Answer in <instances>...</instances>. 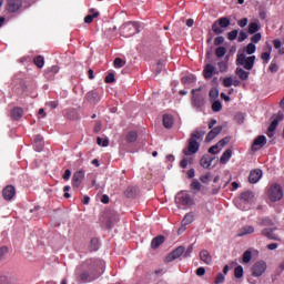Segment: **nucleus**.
Masks as SVG:
<instances>
[{"instance_id": "0e129e2a", "label": "nucleus", "mask_w": 284, "mask_h": 284, "mask_svg": "<svg viewBox=\"0 0 284 284\" xmlns=\"http://www.w3.org/2000/svg\"><path fill=\"white\" fill-rule=\"evenodd\" d=\"M105 83H114V73H109L105 79Z\"/></svg>"}, {"instance_id": "c756f323", "label": "nucleus", "mask_w": 284, "mask_h": 284, "mask_svg": "<svg viewBox=\"0 0 284 284\" xmlns=\"http://www.w3.org/2000/svg\"><path fill=\"white\" fill-rule=\"evenodd\" d=\"M254 199V193L251 191H245L241 194V201H244V203H250Z\"/></svg>"}, {"instance_id": "423d86ee", "label": "nucleus", "mask_w": 284, "mask_h": 284, "mask_svg": "<svg viewBox=\"0 0 284 284\" xmlns=\"http://www.w3.org/2000/svg\"><path fill=\"white\" fill-rule=\"evenodd\" d=\"M221 28H230V18L222 17L217 21L213 22L212 30L214 34H223V29Z\"/></svg>"}, {"instance_id": "f03ea898", "label": "nucleus", "mask_w": 284, "mask_h": 284, "mask_svg": "<svg viewBox=\"0 0 284 284\" xmlns=\"http://www.w3.org/2000/svg\"><path fill=\"white\" fill-rule=\"evenodd\" d=\"M203 136H205V132L203 131L196 130L191 133V136L189 139V145L182 151L183 155L192 156V154H196V152H199V148H201V143H199V141H203Z\"/></svg>"}, {"instance_id": "6ab92c4d", "label": "nucleus", "mask_w": 284, "mask_h": 284, "mask_svg": "<svg viewBox=\"0 0 284 284\" xmlns=\"http://www.w3.org/2000/svg\"><path fill=\"white\" fill-rule=\"evenodd\" d=\"M163 243H165V236L158 235L152 240L151 247H152V250H159V247H161V245H163Z\"/></svg>"}, {"instance_id": "f8f14e48", "label": "nucleus", "mask_w": 284, "mask_h": 284, "mask_svg": "<svg viewBox=\"0 0 284 284\" xmlns=\"http://www.w3.org/2000/svg\"><path fill=\"white\" fill-rule=\"evenodd\" d=\"M201 88L193 89L192 94H193V105L195 108H202V105L205 104V98L202 94H196V92H200Z\"/></svg>"}, {"instance_id": "a19ab883", "label": "nucleus", "mask_w": 284, "mask_h": 284, "mask_svg": "<svg viewBox=\"0 0 284 284\" xmlns=\"http://www.w3.org/2000/svg\"><path fill=\"white\" fill-rule=\"evenodd\" d=\"M0 284H14V278L6 275L0 276Z\"/></svg>"}, {"instance_id": "20e7f679", "label": "nucleus", "mask_w": 284, "mask_h": 284, "mask_svg": "<svg viewBox=\"0 0 284 284\" xmlns=\"http://www.w3.org/2000/svg\"><path fill=\"white\" fill-rule=\"evenodd\" d=\"M121 34L126 39L130 37H134V34H139V22H126L121 27Z\"/></svg>"}, {"instance_id": "69168bd1", "label": "nucleus", "mask_w": 284, "mask_h": 284, "mask_svg": "<svg viewBox=\"0 0 284 284\" xmlns=\"http://www.w3.org/2000/svg\"><path fill=\"white\" fill-rule=\"evenodd\" d=\"M270 72H278V64L272 62L268 67Z\"/></svg>"}, {"instance_id": "ddd939ff", "label": "nucleus", "mask_w": 284, "mask_h": 284, "mask_svg": "<svg viewBox=\"0 0 284 284\" xmlns=\"http://www.w3.org/2000/svg\"><path fill=\"white\" fill-rule=\"evenodd\" d=\"M16 195H17V189H14L13 185H7L2 190V196L4 201H12V199H14Z\"/></svg>"}, {"instance_id": "09e8293b", "label": "nucleus", "mask_w": 284, "mask_h": 284, "mask_svg": "<svg viewBox=\"0 0 284 284\" xmlns=\"http://www.w3.org/2000/svg\"><path fill=\"white\" fill-rule=\"evenodd\" d=\"M242 261L243 263H250V261H252V251H245Z\"/></svg>"}, {"instance_id": "13d9d810", "label": "nucleus", "mask_w": 284, "mask_h": 284, "mask_svg": "<svg viewBox=\"0 0 284 284\" xmlns=\"http://www.w3.org/2000/svg\"><path fill=\"white\" fill-rule=\"evenodd\" d=\"M97 143H98V145H102V148H108V145H110V141L103 140L101 138L97 139Z\"/></svg>"}, {"instance_id": "603ef678", "label": "nucleus", "mask_w": 284, "mask_h": 284, "mask_svg": "<svg viewBox=\"0 0 284 284\" xmlns=\"http://www.w3.org/2000/svg\"><path fill=\"white\" fill-rule=\"evenodd\" d=\"M209 97L210 99H212V101H214V99H219V89H211L209 92Z\"/></svg>"}, {"instance_id": "4468645a", "label": "nucleus", "mask_w": 284, "mask_h": 284, "mask_svg": "<svg viewBox=\"0 0 284 284\" xmlns=\"http://www.w3.org/2000/svg\"><path fill=\"white\" fill-rule=\"evenodd\" d=\"M23 6L22 0H8L7 1V10L8 12H17Z\"/></svg>"}, {"instance_id": "393cba45", "label": "nucleus", "mask_w": 284, "mask_h": 284, "mask_svg": "<svg viewBox=\"0 0 284 284\" xmlns=\"http://www.w3.org/2000/svg\"><path fill=\"white\" fill-rule=\"evenodd\" d=\"M227 63H230V55H225L224 60L217 62L220 72H227L230 68Z\"/></svg>"}, {"instance_id": "9d476101", "label": "nucleus", "mask_w": 284, "mask_h": 284, "mask_svg": "<svg viewBox=\"0 0 284 284\" xmlns=\"http://www.w3.org/2000/svg\"><path fill=\"white\" fill-rule=\"evenodd\" d=\"M185 253V246H179L174 251H172L166 257V263H172V261H176V258H181Z\"/></svg>"}, {"instance_id": "7ed1b4c3", "label": "nucleus", "mask_w": 284, "mask_h": 284, "mask_svg": "<svg viewBox=\"0 0 284 284\" xmlns=\"http://www.w3.org/2000/svg\"><path fill=\"white\" fill-rule=\"evenodd\" d=\"M256 61V55H245V53H237L235 63L236 65H242L244 70H253L254 63Z\"/></svg>"}, {"instance_id": "e433bc0d", "label": "nucleus", "mask_w": 284, "mask_h": 284, "mask_svg": "<svg viewBox=\"0 0 284 284\" xmlns=\"http://www.w3.org/2000/svg\"><path fill=\"white\" fill-rule=\"evenodd\" d=\"M138 134H136V131H131L126 134V141L128 143H134L138 139Z\"/></svg>"}, {"instance_id": "a878e982", "label": "nucleus", "mask_w": 284, "mask_h": 284, "mask_svg": "<svg viewBox=\"0 0 284 284\" xmlns=\"http://www.w3.org/2000/svg\"><path fill=\"white\" fill-rule=\"evenodd\" d=\"M266 45L268 48V51H265L261 54V59L263 61L264 64L270 63V59H272L271 54H272V45H270V43L266 42Z\"/></svg>"}, {"instance_id": "f704fd0d", "label": "nucleus", "mask_w": 284, "mask_h": 284, "mask_svg": "<svg viewBox=\"0 0 284 284\" xmlns=\"http://www.w3.org/2000/svg\"><path fill=\"white\" fill-rule=\"evenodd\" d=\"M260 27L257 22H251L248 24V34H256V32H258Z\"/></svg>"}, {"instance_id": "473e14b6", "label": "nucleus", "mask_w": 284, "mask_h": 284, "mask_svg": "<svg viewBox=\"0 0 284 284\" xmlns=\"http://www.w3.org/2000/svg\"><path fill=\"white\" fill-rule=\"evenodd\" d=\"M33 63L34 65H37V68H43V65H45V59L43 58V55H38L33 59Z\"/></svg>"}, {"instance_id": "39448f33", "label": "nucleus", "mask_w": 284, "mask_h": 284, "mask_svg": "<svg viewBox=\"0 0 284 284\" xmlns=\"http://www.w3.org/2000/svg\"><path fill=\"white\" fill-rule=\"evenodd\" d=\"M270 201L276 203V201H281L283 199V186L281 184H272L267 192Z\"/></svg>"}, {"instance_id": "e2e57ef3", "label": "nucleus", "mask_w": 284, "mask_h": 284, "mask_svg": "<svg viewBox=\"0 0 284 284\" xmlns=\"http://www.w3.org/2000/svg\"><path fill=\"white\" fill-rule=\"evenodd\" d=\"M211 176H212L211 173H206V174L202 175L200 178L201 183H207L210 181Z\"/></svg>"}, {"instance_id": "f3484780", "label": "nucleus", "mask_w": 284, "mask_h": 284, "mask_svg": "<svg viewBox=\"0 0 284 284\" xmlns=\"http://www.w3.org/2000/svg\"><path fill=\"white\" fill-rule=\"evenodd\" d=\"M266 143H267V138H265V135L257 136L252 144L253 152H256V150H258L260 148H263V145H265Z\"/></svg>"}, {"instance_id": "49530a36", "label": "nucleus", "mask_w": 284, "mask_h": 284, "mask_svg": "<svg viewBox=\"0 0 284 284\" xmlns=\"http://www.w3.org/2000/svg\"><path fill=\"white\" fill-rule=\"evenodd\" d=\"M230 136H225L222 140H220L216 144L220 148V150H223V148H225V145H227V143H230Z\"/></svg>"}, {"instance_id": "c9c22d12", "label": "nucleus", "mask_w": 284, "mask_h": 284, "mask_svg": "<svg viewBox=\"0 0 284 284\" xmlns=\"http://www.w3.org/2000/svg\"><path fill=\"white\" fill-rule=\"evenodd\" d=\"M194 221V213H187L182 220V225H190Z\"/></svg>"}, {"instance_id": "3c124183", "label": "nucleus", "mask_w": 284, "mask_h": 284, "mask_svg": "<svg viewBox=\"0 0 284 284\" xmlns=\"http://www.w3.org/2000/svg\"><path fill=\"white\" fill-rule=\"evenodd\" d=\"M113 65L116 69L123 68V65H125V61H123V59H121V58H115L113 61Z\"/></svg>"}, {"instance_id": "c85d7f7f", "label": "nucleus", "mask_w": 284, "mask_h": 284, "mask_svg": "<svg viewBox=\"0 0 284 284\" xmlns=\"http://www.w3.org/2000/svg\"><path fill=\"white\" fill-rule=\"evenodd\" d=\"M213 159L210 158V155H204L200 160V165H202L204 169L210 170V166L212 165Z\"/></svg>"}, {"instance_id": "aec40b11", "label": "nucleus", "mask_w": 284, "mask_h": 284, "mask_svg": "<svg viewBox=\"0 0 284 284\" xmlns=\"http://www.w3.org/2000/svg\"><path fill=\"white\" fill-rule=\"evenodd\" d=\"M274 230L276 229H264L262 231L263 236H266V239H270L271 241H281L278 235L274 233Z\"/></svg>"}, {"instance_id": "9b49d317", "label": "nucleus", "mask_w": 284, "mask_h": 284, "mask_svg": "<svg viewBox=\"0 0 284 284\" xmlns=\"http://www.w3.org/2000/svg\"><path fill=\"white\" fill-rule=\"evenodd\" d=\"M83 179H85V171L79 170L72 176V185L73 187H81V183H83Z\"/></svg>"}, {"instance_id": "58836bf2", "label": "nucleus", "mask_w": 284, "mask_h": 284, "mask_svg": "<svg viewBox=\"0 0 284 284\" xmlns=\"http://www.w3.org/2000/svg\"><path fill=\"white\" fill-rule=\"evenodd\" d=\"M98 250H99V239L93 237L91 239L90 251L97 252Z\"/></svg>"}, {"instance_id": "f257e3e1", "label": "nucleus", "mask_w": 284, "mask_h": 284, "mask_svg": "<svg viewBox=\"0 0 284 284\" xmlns=\"http://www.w3.org/2000/svg\"><path fill=\"white\" fill-rule=\"evenodd\" d=\"M85 265L88 266V271H84L82 273L75 271V274H78L81 283H91V281L99 278L98 272L99 268L103 266V262L98 258H90L85 261Z\"/></svg>"}, {"instance_id": "a18cd8bd", "label": "nucleus", "mask_w": 284, "mask_h": 284, "mask_svg": "<svg viewBox=\"0 0 284 284\" xmlns=\"http://www.w3.org/2000/svg\"><path fill=\"white\" fill-rule=\"evenodd\" d=\"M196 82V77L194 75H186L182 78V83L187 84V83H195Z\"/></svg>"}, {"instance_id": "bf43d9fd", "label": "nucleus", "mask_w": 284, "mask_h": 284, "mask_svg": "<svg viewBox=\"0 0 284 284\" xmlns=\"http://www.w3.org/2000/svg\"><path fill=\"white\" fill-rule=\"evenodd\" d=\"M221 283H225V276L223 275V273H219L215 277V284H221Z\"/></svg>"}, {"instance_id": "4be33fe9", "label": "nucleus", "mask_w": 284, "mask_h": 284, "mask_svg": "<svg viewBox=\"0 0 284 284\" xmlns=\"http://www.w3.org/2000/svg\"><path fill=\"white\" fill-rule=\"evenodd\" d=\"M200 258L205 263V265H212V255L207 250H202L200 252Z\"/></svg>"}, {"instance_id": "a211bd4d", "label": "nucleus", "mask_w": 284, "mask_h": 284, "mask_svg": "<svg viewBox=\"0 0 284 284\" xmlns=\"http://www.w3.org/2000/svg\"><path fill=\"white\" fill-rule=\"evenodd\" d=\"M261 176H263V171H261L260 169L252 170L248 175V182L258 183V181H261Z\"/></svg>"}, {"instance_id": "8fccbe9b", "label": "nucleus", "mask_w": 284, "mask_h": 284, "mask_svg": "<svg viewBox=\"0 0 284 284\" xmlns=\"http://www.w3.org/2000/svg\"><path fill=\"white\" fill-rule=\"evenodd\" d=\"M246 54H254L256 52V45L253 42L248 43L245 49Z\"/></svg>"}, {"instance_id": "dca6fc26", "label": "nucleus", "mask_w": 284, "mask_h": 284, "mask_svg": "<svg viewBox=\"0 0 284 284\" xmlns=\"http://www.w3.org/2000/svg\"><path fill=\"white\" fill-rule=\"evenodd\" d=\"M221 132H223L222 125L213 128L205 138L206 143H210V141H214V139H216V136H219Z\"/></svg>"}, {"instance_id": "0eeeda50", "label": "nucleus", "mask_w": 284, "mask_h": 284, "mask_svg": "<svg viewBox=\"0 0 284 284\" xmlns=\"http://www.w3.org/2000/svg\"><path fill=\"white\" fill-rule=\"evenodd\" d=\"M272 122L267 129V136L268 139H272V136H274V132L276 131V128H278V123H281V121H283L284 115L282 112H278L277 114L272 116Z\"/></svg>"}, {"instance_id": "de8ad7c7", "label": "nucleus", "mask_w": 284, "mask_h": 284, "mask_svg": "<svg viewBox=\"0 0 284 284\" xmlns=\"http://www.w3.org/2000/svg\"><path fill=\"white\" fill-rule=\"evenodd\" d=\"M192 252H194V244L189 245L186 250L184 248V258H190Z\"/></svg>"}, {"instance_id": "2eb2a0df", "label": "nucleus", "mask_w": 284, "mask_h": 284, "mask_svg": "<svg viewBox=\"0 0 284 284\" xmlns=\"http://www.w3.org/2000/svg\"><path fill=\"white\" fill-rule=\"evenodd\" d=\"M214 74H219V72H216V67L212 63H207L203 70L204 79H212Z\"/></svg>"}, {"instance_id": "5fc2aeb1", "label": "nucleus", "mask_w": 284, "mask_h": 284, "mask_svg": "<svg viewBox=\"0 0 284 284\" xmlns=\"http://www.w3.org/2000/svg\"><path fill=\"white\" fill-rule=\"evenodd\" d=\"M223 85L224 88H232L233 85V79L231 77L223 79Z\"/></svg>"}, {"instance_id": "774afa93", "label": "nucleus", "mask_w": 284, "mask_h": 284, "mask_svg": "<svg viewBox=\"0 0 284 284\" xmlns=\"http://www.w3.org/2000/svg\"><path fill=\"white\" fill-rule=\"evenodd\" d=\"M8 248L6 246L0 247V261L6 256Z\"/></svg>"}, {"instance_id": "5701e85b", "label": "nucleus", "mask_w": 284, "mask_h": 284, "mask_svg": "<svg viewBox=\"0 0 284 284\" xmlns=\"http://www.w3.org/2000/svg\"><path fill=\"white\" fill-rule=\"evenodd\" d=\"M99 11H97V9L91 8L89 10V14L84 18V23H92V21H94V19L99 18Z\"/></svg>"}, {"instance_id": "6e6552de", "label": "nucleus", "mask_w": 284, "mask_h": 284, "mask_svg": "<svg viewBox=\"0 0 284 284\" xmlns=\"http://www.w3.org/2000/svg\"><path fill=\"white\" fill-rule=\"evenodd\" d=\"M175 203L179 207H181V205H194V200L192 196H190V194L180 192L175 196Z\"/></svg>"}, {"instance_id": "ea45409f", "label": "nucleus", "mask_w": 284, "mask_h": 284, "mask_svg": "<svg viewBox=\"0 0 284 284\" xmlns=\"http://www.w3.org/2000/svg\"><path fill=\"white\" fill-rule=\"evenodd\" d=\"M226 52H227V49H225V47H219L215 50V57H217V59H221L222 57H225Z\"/></svg>"}, {"instance_id": "680f3d73", "label": "nucleus", "mask_w": 284, "mask_h": 284, "mask_svg": "<svg viewBox=\"0 0 284 284\" xmlns=\"http://www.w3.org/2000/svg\"><path fill=\"white\" fill-rule=\"evenodd\" d=\"M261 39H262V36H261V33H255L252 38H251V43H258V41H261Z\"/></svg>"}, {"instance_id": "338daca9", "label": "nucleus", "mask_w": 284, "mask_h": 284, "mask_svg": "<svg viewBox=\"0 0 284 284\" xmlns=\"http://www.w3.org/2000/svg\"><path fill=\"white\" fill-rule=\"evenodd\" d=\"M237 26H240V28H245V26H247V18L239 20Z\"/></svg>"}, {"instance_id": "b1692460", "label": "nucleus", "mask_w": 284, "mask_h": 284, "mask_svg": "<svg viewBox=\"0 0 284 284\" xmlns=\"http://www.w3.org/2000/svg\"><path fill=\"white\" fill-rule=\"evenodd\" d=\"M235 74L241 81H247L250 79V71H245L243 68H236Z\"/></svg>"}, {"instance_id": "72a5a7b5", "label": "nucleus", "mask_w": 284, "mask_h": 284, "mask_svg": "<svg viewBox=\"0 0 284 284\" xmlns=\"http://www.w3.org/2000/svg\"><path fill=\"white\" fill-rule=\"evenodd\" d=\"M247 234H254V226L247 225V226L242 227L240 236H245Z\"/></svg>"}, {"instance_id": "7c9ffc66", "label": "nucleus", "mask_w": 284, "mask_h": 284, "mask_svg": "<svg viewBox=\"0 0 284 284\" xmlns=\"http://www.w3.org/2000/svg\"><path fill=\"white\" fill-rule=\"evenodd\" d=\"M87 101H89L90 103H97V101H99V93H97V91L88 92Z\"/></svg>"}, {"instance_id": "864d4df0", "label": "nucleus", "mask_w": 284, "mask_h": 284, "mask_svg": "<svg viewBox=\"0 0 284 284\" xmlns=\"http://www.w3.org/2000/svg\"><path fill=\"white\" fill-rule=\"evenodd\" d=\"M236 37H239V30H232L227 34L229 41H235Z\"/></svg>"}, {"instance_id": "79ce46f5", "label": "nucleus", "mask_w": 284, "mask_h": 284, "mask_svg": "<svg viewBox=\"0 0 284 284\" xmlns=\"http://www.w3.org/2000/svg\"><path fill=\"white\" fill-rule=\"evenodd\" d=\"M221 110H223V104L221 103V101L216 100L212 103V111L213 112H221Z\"/></svg>"}, {"instance_id": "c03bdc74", "label": "nucleus", "mask_w": 284, "mask_h": 284, "mask_svg": "<svg viewBox=\"0 0 284 284\" xmlns=\"http://www.w3.org/2000/svg\"><path fill=\"white\" fill-rule=\"evenodd\" d=\"M243 266L239 265L234 268L235 278H243Z\"/></svg>"}, {"instance_id": "052dcab7", "label": "nucleus", "mask_w": 284, "mask_h": 284, "mask_svg": "<svg viewBox=\"0 0 284 284\" xmlns=\"http://www.w3.org/2000/svg\"><path fill=\"white\" fill-rule=\"evenodd\" d=\"M245 39H247V32L241 31L240 36L237 38L239 43H243V41H245Z\"/></svg>"}, {"instance_id": "37998d69", "label": "nucleus", "mask_w": 284, "mask_h": 284, "mask_svg": "<svg viewBox=\"0 0 284 284\" xmlns=\"http://www.w3.org/2000/svg\"><path fill=\"white\" fill-rule=\"evenodd\" d=\"M191 190H193L194 194H196V192H201V182L194 180L191 183Z\"/></svg>"}, {"instance_id": "412c9836", "label": "nucleus", "mask_w": 284, "mask_h": 284, "mask_svg": "<svg viewBox=\"0 0 284 284\" xmlns=\"http://www.w3.org/2000/svg\"><path fill=\"white\" fill-rule=\"evenodd\" d=\"M23 116V108L16 106L11 110V119L13 121H19Z\"/></svg>"}, {"instance_id": "cd10ccee", "label": "nucleus", "mask_w": 284, "mask_h": 284, "mask_svg": "<svg viewBox=\"0 0 284 284\" xmlns=\"http://www.w3.org/2000/svg\"><path fill=\"white\" fill-rule=\"evenodd\" d=\"M163 125H164V128L170 130V128H172L174 125V118L170 114H164L163 115Z\"/></svg>"}, {"instance_id": "bb28decb", "label": "nucleus", "mask_w": 284, "mask_h": 284, "mask_svg": "<svg viewBox=\"0 0 284 284\" xmlns=\"http://www.w3.org/2000/svg\"><path fill=\"white\" fill-rule=\"evenodd\" d=\"M258 225L262 227H274V220H272L270 216L260 219Z\"/></svg>"}, {"instance_id": "4d7b16f0", "label": "nucleus", "mask_w": 284, "mask_h": 284, "mask_svg": "<svg viewBox=\"0 0 284 284\" xmlns=\"http://www.w3.org/2000/svg\"><path fill=\"white\" fill-rule=\"evenodd\" d=\"M225 43V38L223 36H219L214 39V45H223Z\"/></svg>"}, {"instance_id": "1a4fd4ad", "label": "nucleus", "mask_w": 284, "mask_h": 284, "mask_svg": "<svg viewBox=\"0 0 284 284\" xmlns=\"http://www.w3.org/2000/svg\"><path fill=\"white\" fill-rule=\"evenodd\" d=\"M267 270V263H265L264 261H258L255 264H253L251 272H252V276H263V274H265V271Z\"/></svg>"}, {"instance_id": "4c0bfd02", "label": "nucleus", "mask_w": 284, "mask_h": 284, "mask_svg": "<svg viewBox=\"0 0 284 284\" xmlns=\"http://www.w3.org/2000/svg\"><path fill=\"white\" fill-rule=\"evenodd\" d=\"M136 194V189L129 186L125 191H124V195L126 196V199H133V196Z\"/></svg>"}, {"instance_id": "6e6d98bb", "label": "nucleus", "mask_w": 284, "mask_h": 284, "mask_svg": "<svg viewBox=\"0 0 284 284\" xmlns=\"http://www.w3.org/2000/svg\"><path fill=\"white\" fill-rule=\"evenodd\" d=\"M221 152V148L219 144H215L209 149L210 154H219Z\"/></svg>"}, {"instance_id": "2f4dec72", "label": "nucleus", "mask_w": 284, "mask_h": 284, "mask_svg": "<svg viewBox=\"0 0 284 284\" xmlns=\"http://www.w3.org/2000/svg\"><path fill=\"white\" fill-rule=\"evenodd\" d=\"M232 159V150L227 149L220 158V163L225 164Z\"/></svg>"}]
</instances>
